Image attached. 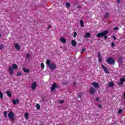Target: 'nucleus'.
I'll return each instance as SVG.
<instances>
[{
    "label": "nucleus",
    "instance_id": "40",
    "mask_svg": "<svg viewBox=\"0 0 125 125\" xmlns=\"http://www.w3.org/2000/svg\"><path fill=\"white\" fill-rule=\"evenodd\" d=\"M115 46V43L114 42H112L111 43V47H114Z\"/></svg>",
    "mask_w": 125,
    "mask_h": 125
},
{
    "label": "nucleus",
    "instance_id": "41",
    "mask_svg": "<svg viewBox=\"0 0 125 125\" xmlns=\"http://www.w3.org/2000/svg\"><path fill=\"white\" fill-rule=\"evenodd\" d=\"M112 37H113V40H117V37H116V36H115L113 35Z\"/></svg>",
    "mask_w": 125,
    "mask_h": 125
},
{
    "label": "nucleus",
    "instance_id": "39",
    "mask_svg": "<svg viewBox=\"0 0 125 125\" xmlns=\"http://www.w3.org/2000/svg\"><path fill=\"white\" fill-rule=\"evenodd\" d=\"M122 112H123V110H119L118 111V114H122Z\"/></svg>",
    "mask_w": 125,
    "mask_h": 125
},
{
    "label": "nucleus",
    "instance_id": "9",
    "mask_svg": "<svg viewBox=\"0 0 125 125\" xmlns=\"http://www.w3.org/2000/svg\"><path fill=\"white\" fill-rule=\"evenodd\" d=\"M56 88V83H54L51 87V91H54Z\"/></svg>",
    "mask_w": 125,
    "mask_h": 125
},
{
    "label": "nucleus",
    "instance_id": "49",
    "mask_svg": "<svg viewBox=\"0 0 125 125\" xmlns=\"http://www.w3.org/2000/svg\"><path fill=\"white\" fill-rule=\"evenodd\" d=\"M124 99H125V92L124 94Z\"/></svg>",
    "mask_w": 125,
    "mask_h": 125
},
{
    "label": "nucleus",
    "instance_id": "8",
    "mask_svg": "<svg viewBox=\"0 0 125 125\" xmlns=\"http://www.w3.org/2000/svg\"><path fill=\"white\" fill-rule=\"evenodd\" d=\"M102 67L103 68L104 71L107 74H109V70H108V69H107V67L106 66H105L104 65H102Z\"/></svg>",
    "mask_w": 125,
    "mask_h": 125
},
{
    "label": "nucleus",
    "instance_id": "30",
    "mask_svg": "<svg viewBox=\"0 0 125 125\" xmlns=\"http://www.w3.org/2000/svg\"><path fill=\"white\" fill-rule=\"evenodd\" d=\"M41 67L42 69H44V63L43 62L41 63Z\"/></svg>",
    "mask_w": 125,
    "mask_h": 125
},
{
    "label": "nucleus",
    "instance_id": "48",
    "mask_svg": "<svg viewBox=\"0 0 125 125\" xmlns=\"http://www.w3.org/2000/svg\"><path fill=\"white\" fill-rule=\"evenodd\" d=\"M50 28H51V26L49 25V27H48V29H50Z\"/></svg>",
    "mask_w": 125,
    "mask_h": 125
},
{
    "label": "nucleus",
    "instance_id": "54",
    "mask_svg": "<svg viewBox=\"0 0 125 125\" xmlns=\"http://www.w3.org/2000/svg\"><path fill=\"white\" fill-rule=\"evenodd\" d=\"M91 42H92V40L91 41Z\"/></svg>",
    "mask_w": 125,
    "mask_h": 125
},
{
    "label": "nucleus",
    "instance_id": "44",
    "mask_svg": "<svg viewBox=\"0 0 125 125\" xmlns=\"http://www.w3.org/2000/svg\"><path fill=\"white\" fill-rule=\"evenodd\" d=\"M117 3H121V0H117Z\"/></svg>",
    "mask_w": 125,
    "mask_h": 125
},
{
    "label": "nucleus",
    "instance_id": "20",
    "mask_svg": "<svg viewBox=\"0 0 125 125\" xmlns=\"http://www.w3.org/2000/svg\"><path fill=\"white\" fill-rule=\"evenodd\" d=\"M104 17L105 18V19H108V18L110 17V14H109L108 13H105L104 15Z\"/></svg>",
    "mask_w": 125,
    "mask_h": 125
},
{
    "label": "nucleus",
    "instance_id": "17",
    "mask_svg": "<svg viewBox=\"0 0 125 125\" xmlns=\"http://www.w3.org/2000/svg\"><path fill=\"white\" fill-rule=\"evenodd\" d=\"M15 47L17 49V50H20V48H21V47H20V45L19 44H16L15 45Z\"/></svg>",
    "mask_w": 125,
    "mask_h": 125
},
{
    "label": "nucleus",
    "instance_id": "2",
    "mask_svg": "<svg viewBox=\"0 0 125 125\" xmlns=\"http://www.w3.org/2000/svg\"><path fill=\"white\" fill-rule=\"evenodd\" d=\"M106 62H107L108 64H109V65H114L116 62L115 59L112 57H109L107 59Z\"/></svg>",
    "mask_w": 125,
    "mask_h": 125
},
{
    "label": "nucleus",
    "instance_id": "24",
    "mask_svg": "<svg viewBox=\"0 0 125 125\" xmlns=\"http://www.w3.org/2000/svg\"><path fill=\"white\" fill-rule=\"evenodd\" d=\"M0 99H3V93L1 91H0Z\"/></svg>",
    "mask_w": 125,
    "mask_h": 125
},
{
    "label": "nucleus",
    "instance_id": "22",
    "mask_svg": "<svg viewBox=\"0 0 125 125\" xmlns=\"http://www.w3.org/2000/svg\"><path fill=\"white\" fill-rule=\"evenodd\" d=\"M114 83H113V82H110L109 83L108 86H109V87H112L114 86Z\"/></svg>",
    "mask_w": 125,
    "mask_h": 125
},
{
    "label": "nucleus",
    "instance_id": "32",
    "mask_svg": "<svg viewBox=\"0 0 125 125\" xmlns=\"http://www.w3.org/2000/svg\"><path fill=\"white\" fill-rule=\"evenodd\" d=\"M120 81H121L122 83H124V82H125V78H121V79H120Z\"/></svg>",
    "mask_w": 125,
    "mask_h": 125
},
{
    "label": "nucleus",
    "instance_id": "37",
    "mask_svg": "<svg viewBox=\"0 0 125 125\" xmlns=\"http://www.w3.org/2000/svg\"><path fill=\"white\" fill-rule=\"evenodd\" d=\"M104 40H107L108 39V37L107 36V35H105L104 36Z\"/></svg>",
    "mask_w": 125,
    "mask_h": 125
},
{
    "label": "nucleus",
    "instance_id": "43",
    "mask_svg": "<svg viewBox=\"0 0 125 125\" xmlns=\"http://www.w3.org/2000/svg\"><path fill=\"white\" fill-rule=\"evenodd\" d=\"M119 30V27H115V28H114V31H116V30Z\"/></svg>",
    "mask_w": 125,
    "mask_h": 125
},
{
    "label": "nucleus",
    "instance_id": "35",
    "mask_svg": "<svg viewBox=\"0 0 125 125\" xmlns=\"http://www.w3.org/2000/svg\"><path fill=\"white\" fill-rule=\"evenodd\" d=\"M77 35L78 34H77V32H75L74 34V35H73V38H76Z\"/></svg>",
    "mask_w": 125,
    "mask_h": 125
},
{
    "label": "nucleus",
    "instance_id": "7",
    "mask_svg": "<svg viewBox=\"0 0 125 125\" xmlns=\"http://www.w3.org/2000/svg\"><path fill=\"white\" fill-rule=\"evenodd\" d=\"M31 88L33 89V90H35V89L37 88V83L36 82H33L32 83Z\"/></svg>",
    "mask_w": 125,
    "mask_h": 125
},
{
    "label": "nucleus",
    "instance_id": "19",
    "mask_svg": "<svg viewBox=\"0 0 125 125\" xmlns=\"http://www.w3.org/2000/svg\"><path fill=\"white\" fill-rule=\"evenodd\" d=\"M22 71H23L24 73H30V70L27 69L25 67L22 68Z\"/></svg>",
    "mask_w": 125,
    "mask_h": 125
},
{
    "label": "nucleus",
    "instance_id": "50",
    "mask_svg": "<svg viewBox=\"0 0 125 125\" xmlns=\"http://www.w3.org/2000/svg\"><path fill=\"white\" fill-rule=\"evenodd\" d=\"M78 8H81V6H78Z\"/></svg>",
    "mask_w": 125,
    "mask_h": 125
},
{
    "label": "nucleus",
    "instance_id": "1",
    "mask_svg": "<svg viewBox=\"0 0 125 125\" xmlns=\"http://www.w3.org/2000/svg\"><path fill=\"white\" fill-rule=\"evenodd\" d=\"M51 61L49 60H47L46 62V64L48 67H49L50 70H55L56 69V64L54 63H50Z\"/></svg>",
    "mask_w": 125,
    "mask_h": 125
},
{
    "label": "nucleus",
    "instance_id": "29",
    "mask_svg": "<svg viewBox=\"0 0 125 125\" xmlns=\"http://www.w3.org/2000/svg\"><path fill=\"white\" fill-rule=\"evenodd\" d=\"M83 95V93L80 92L78 95L79 98H82V96Z\"/></svg>",
    "mask_w": 125,
    "mask_h": 125
},
{
    "label": "nucleus",
    "instance_id": "45",
    "mask_svg": "<svg viewBox=\"0 0 125 125\" xmlns=\"http://www.w3.org/2000/svg\"><path fill=\"white\" fill-rule=\"evenodd\" d=\"M96 101H99V98L97 97V98H96Z\"/></svg>",
    "mask_w": 125,
    "mask_h": 125
},
{
    "label": "nucleus",
    "instance_id": "5",
    "mask_svg": "<svg viewBox=\"0 0 125 125\" xmlns=\"http://www.w3.org/2000/svg\"><path fill=\"white\" fill-rule=\"evenodd\" d=\"M90 94L93 95L94 93H95V89L93 88V87H91L89 89Z\"/></svg>",
    "mask_w": 125,
    "mask_h": 125
},
{
    "label": "nucleus",
    "instance_id": "6",
    "mask_svg": "<svg viewBox=\"0 0 125 125\" xmlns=\"http://www.w3.org/2000/svg\"><path fill=\"white\" fill-rule=\"evenodd\" d=\"M92 85H93V86H94V87H95V88H99V84L97 83H92Z\"/></svg>",
    "mask_w": 125,
    "mask_h": 125
},
{
    "label": "nucleus",
    "instance_id": "36",
    "mask_svg": "<svg viewBox=\"0 0 125 125\" xmlns=\"http://www.w3.org/2000/svg\"><path fill=\"white\" fill-rule=\"evenodd\" d=\"M30 56H31V55H30V54H27L26 55V58H28V59L30 58Z\"/></svg>",
    "mask_w": 125,
    "mask_h": 125
},
{
    "label": "nucleus",
    "instance_id": "15",
    "mask_svg": "<svg viewBox=\"0 0 125 125\" xmlns=\"http://www.w3.org/2000/svg\"><path fill=\"white\" fill-rule=\"evenodd\" d=\"M98 56L99 60V62H102V58L101 57V54L98 53Z\"/></svg>",
    "mask_w": 125,
    "mask_h": 125
},
{
    "label": "nucleus",
    "instance_id": "21",
    "mask_svg": "<svg viewBox=\"0 0 125 125\" xmlns=\"http://www.w3.org/2000/svg\"><path fill=\"white\" fill-rule=\"evenodd\" d=\"M12 68L16 70V69L18 68V66L16 64H13Z\"/></svg>",
    "mask_w": 125,
    "mask_h": 125
},
{
    "label": "nucleus",
    "instance_id": "16",
    "mask_svg": "<svg viewBox=\"0 0 125 125\" xmlns=\"http://www.w3.org/2000/svg\"><path fill=\"white\" fill-rule=\"evenodd\" d=\"M71 44L73 46H77V42L75 40H72L71 42Z\"/></svg>",
    "mask_w": 125,
    "mask_h": 125
},
{
    "label": "nucleus",
    "instance_id": "13",
    "mask_svg": "<svg viewBox=\"0 0 125 125\" xmlns=\"http://www.w3.org/2000/svg\"><path fill=\"white\" fill-rule=\"evenodd\" d=\"M90 36H91V34L89 33H86L84 35V38L85 39H87V38H90Z\"/></svg>",
    "mask_w": 125,
    "mask_h": 125
},
{
    "label": "nucleus",
    "instance_id": "53",
    "mask_svg": "<svg viewBox=\"0 0 125 125\" xmlns=\"http://www.w3.org/2000/svg\"><path fill=\"white\" fill-rule=\"evenodd\" d=\"M119 110H122V108H120Z\"/></svg>",
    "mask_w": 125,
    "mask_h": 125
},
{
    "label": "nucleus",
    "instance_id": "31",
    "mask_svg": "<svg viewBox=\"0 0 125 125\" xmlns=\"http://www.w3.org/2000/svg\"><path fill=\"white\" fill-rule=\"evenodd\" d=\"M84 51H85V48H83L82 51H81V54H83Z\"/></svg>",
    "mask_w": 125,
    "mask_h": 125
},
{
    "label": "nucleus",
    "instance_id": "51",
    "mask_svg": "<svg viewBox=\"0 0 125 125\" xmlns=\"http://www.w3.org/2000/svg\"><path fill=\"white\" fill-rule=\"evenodd\" d=\"M76 85V82H74V86Z\"/></svg>",
    "mask_w": 125,
    "mask_h": 125
},
{
    "label": "nucleus",
    "instance_id": "11",
    "mask_svg": "<svg viewBox=\"0 0 125 125\" xmlns=\"http://www.w3.org/2000/svg\"><path fill=\"white\" fill-rule=\"evenodd\" d=\"M118 63L120 65L123 64V57L122 56H119Z\"/></svg>",
    "mask_w": 125,
    "mask_h": 125
},
{
    "label": "nucleus",
    "instance_id": "34",
    "mask_svg": "<svg viewBox=\"0 0 125 125\" xmlns=\"http://www.w3.org/2000/svg\"><path fill=\"white\" fill-rule=\"evenodd\" d=\"M4 47L3 44H1L0 45V49H3Z\"/></svg>",
    "mask_w": 125,
    "mask_h": 125
},
{
    "label": "nucleus",
    "instance_id": "23",
    "mask_svg": "<svg viewBox=\"0 0 125 125\" xmlns=\"http://www.w3.org/2000/svg\"><path fill=\"white\" fill-rule=\"evenodd\" d=\"M6 94H7V95L8 96H9V97H12V95L10 93V91H6Z\"/></svg>",
    "mask_w": 125,
    "mask_h": 125
},
{
    "label": "nucleus",
    "instance_id": "46",
    "mask_svg": "<svg viewBox=\"0 0 125 125\" xmlns=\"http://www.w3.org/2000/svg\"><path fill=\"white\" fill-rule=\"evenodd\" d=\"M62 103H64V101L62 100L60 101V104H62Z\"/></svg>",
    "mask_w": 125,
    "mask_h": 125
},
{
    "label": "nucleus",
    "instance_id": "25",
    "mask_svg": "<svg viewBox=\"0 0 125 125\" xmlns=\"http://www.w3.org/2000/svg\"><path fill=\"white\" fill-rule=\"evenodd\" d=\"M80 24H81V27H82V28L84 27L83 21L81 20V21H80Z\"/></svg>",
    "mask_w": 125,
    "mask_h": 125
},
{
    "label": "nucleus",
    "instance_id": "14",
    "mask_svg": "<svg viewBox=\"0 0 125 125\" xmlns=\"http://www.w3.org/2000/svg\"><path fill=\"white\" fill-rule=\"evenodd\" d=\"M60 42H62V43H66V39H65L64 38L62 37L61 38V39H60Z\"/></svg>",
    "mask_w": 125,
    "mask_h": 125
},
{
    "label": "nucleus",
    "instance_id": "3",
    "mask_svg": "<svg viewBox=\"0 0 125 125\" xmlns=\"http://www.w3.org/2000/svg\"><path fill=\"white\" fill-rule=\"evenodd\" d=\"M108 34V31L104 30L103 32L98 33L97 35V38H103L105 35H107Z\"/></svg>",
    "mask_w": 125,
    "mask_h": 125
},
{
    "label": "nucleus",
    "instance_id": "42",
    "mask_svg": "<svg viewBox=\"0 0 125 125\" xmlns=\"http://www.w3.org/2000/svg\"><path fill=\"white\" fill-rule=\"evenodd\" d=\"M98 107L101 109V108H102V105L101 104H98Z\"/></svg>",
    "mask_w": 125,
    "mask_h": 125
},
{
    "label": "nucleus",
    "instance_id": "4",
    "mask_svg": "<svg viewBox=\"0 0 125 125\" xmlns=\"http://www.w3.org/2000/svg\"><path fill=\"white\" fill-rule=\"evenodd\" d=\"M8 118L10 121H14L15 119V115L12 111L9 112L8 114Z\"/></svg>",
    "mask_w": 125,
    "mask_h": 125
},
{
    "label": "nucleus",
    "instance_id": "52",
    "mask_svg": "<svg viewBox=\"0 0 125 125\" xmlns=\"http://www.w3.org/2000/svg\"><path fill=\"white\" fill-rule=\"evenodd\" d=\"M0 37H1V34H0Z\"/></svg>",
    "mask_w": 125,
    "mask_h": 125
},
{
    "label": "nucleus",
    "instance_id": "27",
    "mask_svg": "<svg viewBox=\"0 0 125 125\" xmlns=\"http://www.w3.org/2000/svg\"><path fill=\"white\" fill-rule=\"evenodd\" d=\"M36 108L38 110H40L41 109V105H40V104H36Z\"/></svg>",
    "mask_w": 125,
    "mask_h": 125
},
{
    "label": "nucleus",
    "instance_id": "18",
    "mask_svg": "<svg viewBox=\"0 0 125 125\" xmlns=\"http://www.w3.org/2000/svg\"><path fill=\"white\" fill-rule=\"evenodd\" d=\"M24 118L25 120H29V113L28 112H26L24 114Z\"/></svg>",
    "mask_w": 125,
    "mask_h": 125
},
{
    "label": "nucleus",
    "instance_id": "38",
    "mask_svg": "<svg viewBox=\"0 0 125 125\" xmlns=\"http://www.w3.org/2000/svg\"><path fill=\"white\" fill-rule=\"evenodd\" d=\"M119 85H122V84H124V83L122 82V81H120V82L118 83Z\"/></svg>",
    "mask_w": 125,
    "mask_h": 125
},
{
    "label": "nucleus",
    "instance_id": "33",
    "mask_svg": "<svg viewBox=\"0 0 125 125\" xmlns=\"http://www.w3.org/2000/svg\"><path fill=\"white\" fill-rule=\"evenodd\" d=\"M22 75H23V74L21 72H18L17 73V76H22Z\"/></svg>",
    "mask_w": 125,
    "mask_h": 125
},
{
    "label": "nucleus",
    "instance_id": "47",
    "mask_svg": "<svg viewBox=\"0 0 125 125\" xmlns=\"http://www.w3.org/2000/svg\"><path fill=\"white\" fill-rule=\"evenodd\" d=\"M56 87H57V88H59V87H60V86L57 85V84H56Z\"/></svg>",
    "mask_w": 125,
    "mask_h": 125
},
{
    "label": "nucleus",
    "instance_id": "28",
    "mask_svg": "<svg viewBox=\"0 0 125 125\" xmlns=\"http://www.w3.org/2000/svg\"><path fill=\"white\" fill-rule=\"evenodd\" d=\"M3 114L4 118H7V112L6 111H4Z\"/></svg>",
    "mask_w": 125,
    "mask_h": 125
},
{
    "label": "nucleus",
    "instance_id": "26",
    "mask_svg": "<svg viewBox=\"0 0 125 125\" xmlns=\"http://www.w3.org/2000/svg\"><path fill=\"white\" fill-rule=\"evenodd\" d=\"M70 6H71V4H70V3H69V2H67L66 3V7L67 8H69V7H70Z\"/></svg>",
    "mask_w": 125,
    "mask_h": 125
},
{
    "label": "nucleus",
    "instance_id": "10",
    "mask_svg": "<svg viewBox=\"0 0 125 125\" xmlns=\"http://www.w3.org/2000/svg\"><path fill=\"white\" fill-rule=\"evenodd\" d=\"M12 103L14 104V105H16V104H19V99H14L12 100Z\"/></svg>",
    "mask_w": 125,
    "mask_h": 125
},
{
    "label": "nucleus",
    "instance_id": "12",
    "mask_svg": "<svg viewBox=\"0 0 125 125\" xmlns=\"http://www.w3.org/2000/svg\"><path fill=\"white\" fill-rule=\"evenodd\" d=\"M9 73L10 74V75H13L14 74V72H13V68L11 67H9Z\"/></svg>",
    "mask_w": 125,
    "mask_h": 125
}]
</instances>
